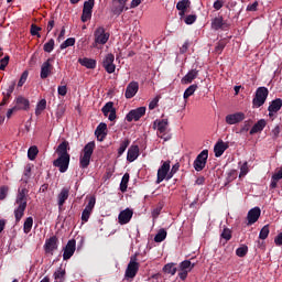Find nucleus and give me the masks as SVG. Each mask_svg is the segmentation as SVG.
I'll list each match as a JSON object with an SVG mask.
<instances>
[{
  "mask_svg": "<svg viewBox=\"0 0 282 282\" xmlns=\"http://www.w3.org/2000/svg\"><path fill=\"white\" fill-rule=\"evenodd\" d=\"M68 147L69 143L67 141H63L56 149L58 158L53 162V165L58 169L59 173H67V169H69V153H67Z\"/></svg>",
  "mask_w": 282,
  "mask_h": 282,
  "instance_id": "nucleus-1",
  "label": "nucleus"
},
{
  "mask_svg": "<svg viewBox=\"0 0 282 282\" xmlns=\"http://www.w3.org/2000/svg\"><path fill=\"white\" fill-rule=\"evenodd\" d=\"M28 188L22 187L18 189V194L15 197V209L14 217L15 221H21L23 215H25V208H28Z\"/></svg>",
  "mask_w": 282,
  "mask_h": 282,
  "instance_id": "nucleus-2",
  "label": "nucleus"
},
{
  "mask_svg": "<svg viewBox=\"0 0 282 282\" xmlns=\"http://www.w3.org/2000/svg\"><path fill=\"white\" fill-rule=\"evenodd\" d=\"M94 149H96L95 142H88L83 150V153L79 159V164L82 169H87L91 162V155H94Z\"/></svg>",
  "mask_w": 282,
  "mask_h": 282,
  "instance_id": "nucleus-3",
  "label": "nucleus"
},
{
  "mask_svg": "<svg viewBox=\"0 0 282 282\" xmlns=\"http://www.w3.org/2000/svg\"><path fill=\"white\" fill-rule=\"evenodd\" d=\"M173 177L171 174V161H164L158 170L156 184H162L164 180L169 182Z\"/></svg>",
  "mask_w": 282,
  "mask_h": 282,
  "instance_id": "nucleus-4",
  "label": "nucleus"
},
{
  "mask_svg": "<svg viewBox=\"0 0 282 282\" xmlns=\"http://www.w3.org/2000/svg\"><path fill=\"white\" fill-rule=\"evenodd\" d=\"M109 36V32H107L104 26L97 28L94 32L95 42L93 44V47H98V45H107Z\"/></svg>",
  "mask_w": 282,
  "mask_h": 282,
  "instance_id": "nucleus-5",
  "label": "nucleus"
},
{
  "mask_svg": "<svg viewBox=\"0 0 282 282\" xmlns=\"http://www.w3.org/2000/svg\"><path fill=\"white\" fill-rule=\"evenodd\" d=\"M270 91L265 87H259L256 90V96L252 100L253 109H259V107H263L265 105V100H268V95Z\"/></svg>",
  "mask_w": 282,
  "mask_h": 282,
  "instance_id": "nucleus-6",
  "label": "nucleus"
},
{
  "mask_svg": "<svg viewBox=\"0 0 282 282\" xmlns=\"http://www.w3.org/2000/svg\"><path fill=\"white\" fill-rule=\"evenodd\" d=\"M138 270H140V263L138 262V254L131 256L130 262L126 269L124 276L126 279H135V274H138Z\"/></svg>",
  "mask_w": 282,
  "mask_h": 282,
  "instance_id": "nucleus-7",
  "label": "nucleus"
},
{
  "mask_svg": "<svg viewBox=\"0 0 282 282\" xmlns=\"http://www.w3.org/2000/svg\"><path fill=\"white\" fill-rule=\"evenodd\" d=\"M206 162H208V150H203L194 161L195 171H204L206 169Z\"/></svg>",
  "mask_w": 282,
  "mask_h": 282,
  "instance_id": "nucleus-8",
  "label": "nucleus"
},
{
  "mask_svg": "<svg viewBox=\"0 0 282 282\" xmlns=\"http://www.w3.org/2000/svg\"><path fill=\"white\" fill-rule=\"evenodd\" d=\"M113 61H116V56L112 53H108L104 56L102 67L107 74H113V72H116V64H113Z\"/></svg>",
  "mask_w": 282,
  "mask_h": 282,
  "instance_id": "nucleus-9",
  "label": "nucleus"
},
{
  "mask_svg": "<svg viewBox=\"0 0 282 282\" xmlns=\"http://www.w3.org/2000/svg\"><path fill=\"white\" fill-rule=\"evenodd\" d=\"M96 206V197L91 196L86 205L85 209L82 213V221L83 224H87L89 218L91 217V213H94V208Z\"/></svg>",
  "mask_w": 282,
  "mask_h": 282,
  "instance_id": "nucleus-10",
  "label": "nucleus"
},
{
  "mask_svg": "<svg viewBox=\"0 0 282 282\" xmlns=\"http://www.w3.org/2000/svg\"><path fill=\"white\" fill-rule=\"evenodd\" d=\"M147 113V107H139L137 109L130 110L129 113L126 116L127 122H138L142 116Z\"/></svg>",
  "mask_w": 282,
  "mask_h": 282,
  "instance_id": "nucleus-11",
  "label": "nucleus"
},
{
  "mask_svg": "<svg viewBox=\"0 0 282 282\" xmlns=\"http://www.w3.org/2000/svg\"><path fill=\"white\" fill-rule=\"evenodd\" d=\"M132 218H133V209L126 208L119 213L118 224H120V226H127V224H129V221H131Z\"/></svg>",
  "mask_w": 282,
  "mask_h": 282,
  "instance_id": "nucleus-12",
  "label": "nucleus"
},
{
  "mask_svg": "<svg viewBox=\"0 0 282 282\" xmlns=\"http://www.w3.org/2000/svg\"><path fill=\"white\" fill-rule=\"evenodd\" d=\"M75 252H76V241L74 239H70L64 247L63 260L68 261V259H72V257H74Z\"/></svg>",
  "mask_w": 282,
  "mask_h": 282,
  "instance_id": "nucleus-13",
  "label": "nucleus"
},
{
  "mask_svg": "<svg viewBox=\"0 0 282 282\" xmlns=\"http://www.w3.org/2000/svg\"><path fill=\"white\" fill-rule=\"evenodd\" d=\"M243 120H246V113L243 112L230 113L225 117L227 124H239V122H243Z\"/></svg>",
  "mask_w": 282,
  "mask_h": 282,
  "instance_id": "nucleus-14",
  "label": "nucleus"
},
{
  "mask_svg": "<svg viewBox=\"0 0 282 282\" xmlns=\"http://www.w3.org/2000/svg\"><path fill=\"white\" fill-rule=\"evenodd\" d=\"M259 217H261V208H251L247 214V225L252 226V224H257L259 221Z\"/></svg>",
  "mask_w": 282,
  "mask_h": 282,
  "instance_id": "nucleus-15",
  "label": "nucleus"
},
{
  "mask_svg": "<svg viewBox=\"0 0 282 282\" xmlns=\"http://www.w3.org/2000/svg\"><path fill=\"white\" fill-rule=\"evenodd\" d=\"M104 116L110 120V122H113L116 120V108H113V102L109 101L107 102L102 109H101Z\"/></svg>",
  "mask_w": 282,
  "mask_h": 282,
  "instance_id": "nucleus-16",
  "label": "nucleus"
},
{
  "mask_svg": "<svg viewBox=\"0 0 282 282\" xmlns=\"http://www.w3.org/2000/svg\"><path fill=\"white\" fill-rule=\"evenodd\" d=\"M57 248H58V238H56L55 236L48 238L45 241L44 250L47 254H52V252H54V250H56Z\"/></svg>",
  "mask_w": 282,
  "mask_h": 282,
  "instance_id": "nucleus-17",
  "label": "nucleus"
},
{
  "mask_svg": "<svg viewBox=\"0 0 282 282\" xmlns=\"http://www.w3.org/2000/svg\"><path fill=\"white\" fill-rule=\"evenodd\" d=\"M14 107L18 111H28V109H30V100L23 96H18Z\"/></svg>",
  "mask_w": 282,
  "mask_h": 282,
  "instance_id": "nucleus-18",
  "label": "nucleus"
},
{
  "mask_svg": "<svg viewBox=\"0 0 282 282\" xmlns=\"http://www.w3.org/2000/svg\"><path fill=\"white\" fill-rule=\"evenodd\" d=\"M128 1L129 0H112L113 2L112 9H111L112 14L120 17V13L124 12Z\"/></svg>",
  "mask_w": 282,
  "mask_h": 282,
  "instance_id": "nucleus-19",
  "label": "nucleus"
},
{
  "mask_svg": "<svg viewBox=\"0 0 282 282\" xmlns=\"http://www.w3.org/2000/svg\"><path fill=\"white\" fill-rule=\"evenodd\" d=\"M52 58H48L47 62H44L41 66V78L45 79L52 74V69H54V66L52 65Z\"/></svg>",
  "mask_w": 282,
  "mask_h": 282,
  "instance_id": "nucleus-20",
  "label": "nucleus"
},
{
  "mask_svg": "<svg viewBox=\"0 0 282 282\" xmlns=\"http://www.w3.org/2000/svg\"><path fill=\"white\" fill-rule=\"evenodd\" d=\"M191 9V0H181L176 4V10H178V15L184 19L186 12Z\"/></svg>",
  "mask_w": 282,
  "mask_h": 282,
  "instance_id": "nucleus-21",
  "label": "nucleus"
},
{
  "mask_svg": "<svg viewBox=\"0 0 282 282\" xmlns=\"http://www.w3.org/2000/svg\"><path fill=\"white\" fill-rule=\"evenodd\" d=\"M140 89V84H138V82H131L127 88H126V93L124 96L128 99H131L135 96V94H138Z\"/></svg>",
  "mask_w": 282,
  "mask_h": 282,
  "instance_id": "nucleus-22",
  "label": "nucleus"
},
{
  "mask_svg": "<svg viewBox=\"0 0 282 282\" xmlns=\"http://www.w3.org/2000/svg\"><path fill=\"white\" fill-rule=\"evenodd\" d=\"M66 199H69V187H63L57 195V206L59 209L65 206Z\"/></svg>",
  "mask_w": 282,
  "mask_h": 282,
  "instance_id": "nucleus-23",
  "label": "nucleus"
},
{
  "mask_svg": "<svg viewBox=\"0 0 282 282\" xmlns=\"http://www.w3.org/2000/svg\"><path fill=\"white\" fill-rule=\"evenodd\" d=\"M199 76V70L197 68H193L188 70V73L181 79L182 85H191L195 78Z\"/></svg>",
  "mask_w": 282,
  "mask_h": 282,
  "instance_id": "nucleus-24",
  "label": "nucleus"
},
{
  "mask_svg": "<svg viewBox=\"0 0 282 282\" xmlns=\"http://www.w3.org/2000/svg\"><path fill=\"white\" fill-rule=\"evenodd\" d=\"M153 129L158 130V133H166L169 129V119L155 120L153 122Z\"/></svg>",
  "mask_w": 282,
  "mask_h": 282,
  "instance_id": "nucleus-25",
  "label": "nucleus"
},
{
  "mask_svg": "<svg viewBox=\"0 0 282 282\" xmlns=\"http://www.w3.org/2000/svg\"><path fill=\"white\" fill-rule=\"evenodd\" d=\"M95 135L97 137V140H99V142H102V140L107 138V123H99L95 131Z\"/></svg>",
  "mask_w": 282,
  "mask_h": 282,
  "instance_id": "nucleus-26",
  "label": "nucleus"
},
{
  "mask_svg": "<svg viewBox=\"0 0 282 282\" xmlns=\"http://www.w3.org/2000/svg\"><path fill=\"white\" fill-rule=\"evenodd\" d=\"M226 149H228V143L224 141H218L214 147V153L215 158H221L224 153L226 152Z\"/></svg>",
  "mask_w": 282,
  "mask_h": 282,
  "instance_id": "nucleus-27",
  "label": "nucleus"
},
{
  "mask_svg": "<svg viewBox=\"0 0 282 282\" xmlns=\"http://www.w3.org/2000/svg\"><path fill=\"white\" fill-rule=\"evenodd\" d=\"M140 155V148L138 145H131L128 149L127 160L128 162H135Z\"/></svg>",
  "mask_w": 282,
  "mask_h": 282,
  "instance_id": "nucleus-28",
  "label": "nucleus"
},
{
  "mask_svg": "<svg viewBox=\"0 0 282 282\" xmlns=\"http://www.w3.org/2000/svg\"><path fill=\"white\" fill-rule=\"evenodd\" d=\"M281 107H282L281 99L273 100L268 108L270 118H272V116H274V113H276L278 111H281Z\"/></svg>",
  "mask_w": 282,
  "mask_h": 282,
  "instance_id": "nucleus-29",
  "label": "nucleus"
},
{
  "mask_svg": "<svg viewBox=\"0 0 282 282\" xmlns=\"http://www.w3.org/2000/svg\"><path fill=\"white\" fill-rule=\"evenodd\" d=\"M79 65L87 69H96V59L84 57L78 59Z\"/></svg>",
  "mask_w": 282,
  "mask_h": 282,
  "instance_id": "nucleus-30",
  "label": "nucleus"
},
{
  "mask_svg": "<svg viewBox=\"0 0 282 282\" xmlns=\"http://www.w3.org/2000/svg\"><path fill=\"white\" fill-rule=\"evenodd\" d=\"M265 129V119H260L250 130V135H254V133H259Z\"/></svg>",
  "mask_w": 282,
  "mask_h": 282,
  "instance_id": "nucleus-31",
  "label": "nucleus"
},
{
  "mask_svg": "<svg viewBox=\"0 0 282 282\" xmlns=\"http://www.w3.org/2000/svg\"><path fill=\"white\" fill-rule=\"evenodd\" d=\"M279 180H282V167L276 170V172L272 175L270 188H276Z\"/></svg>",
  "mask_w": 282,
  "mask_h": 282,
  "instance_id": "nucleus-32",
  "label": "nucleus"
},
{
  "mask_svg": "<svg viewBox=\"0 0 282 282\" xmlns=\"http://www.w3.org/2000/svg\"><path fill=\"white\" fill-rule=\"evenodd\" d=\"M163 272L165 274H171V276H175L177 268L175 267V263H167L163 267Z\"/></svg>",
  "mask_w": 282,
  "mask_h": 282,
  "instance_id": "nucleus-33",
  "label": "nucleus"
},
{
  "mask_svg": "<svg viewBox=\"0 0 282 282\" xmlns=\"http://www.w3.org/2000/svg\"><path fill=\"white\" fill-rule=\"evenodd\" d=\"M65 274H66V271L65 269H63V267H59L53 274L55 281H59V282H63L65 281Z\"/></svg>",
  "mask_w": 282,
  "mask_h": 282,
  "instance_id": "nucleus-34",
  "label": "nucleus"
},
{
  "mask_svg": "<svg viewBox=\"0 0 282 282\" xmlns=\"http://www.w3.org/2000/svg\"><path fill=\"white\" fill-rule=\"evenodd\" d=\"M46 107H47V100L45 99L40 100L35 108V116H41V113L45 111Z\"/></svg>",
  "mask_w": 282,
  "mask_h": 282,
  "instance_id": "nucleus-35",
  "label": "nucleus"
},
{
  "mask_svg": "<svg viewBox=\"0 0 282 282\" xmlns=\"http://www.w3.org/2000/svg\"><path fill=\"white\" fill-rule=\"evenodd\" d=\"M129 180H130L129 173H126L122 176L121 183H120V191H121V193H127V188L129 186Z\"/></svg>",
  "mask_w": 282,
  "mask_h": 282,
  "instance_id": "nucleus-36",
  "label": "nucleus"
},
{
  "mask_svg": "<svg viewBox=\"0 0 282 282\" xmlns=\"http://www.w3.org/2000/svg\"><path fill=\"white\" fill-rule=\"evenodd\" d=\"M130 144L131 141L129 139H124L123 141H121L120 147L118 149V158H120L124 153V151H127Z\"/></svg>",
  "mask_w": 282,
  "mask_h": 282,
  "instance_id": "nucleus-37",
  "label": "nucleus"
},
{
  "mask_svg": "<svg viewBox=\"0 0 282 282\" xmlns=\"http://www.w3.org/2000/svg\"><path fill=\"white\" fill-rule=\"evenodd\" d=\"M197 85H191L188 88H186V90L183 94V98L184 100H187V98H191V96H193V94H195V91H197Z\"/></svg>",
  "mask_w": 282,
  "mask_h": 282,
  "instance_id": "nucleus-38",
  "label": "nucleus"
},
{
  "mask_svg": "<svg viewBox=\"0 0 282 282\" xmlns=\"http://www.w3.org/2000/svg\"><path fill=\"white\" fill-rule=\"evenodd\" d=\"M212 28L213 30H221V28H224V18L221 17L215 18L212 21Z\"/></svg>",
  "mask_w": 282,
  "mask_h": 282,
  "instance_id": "nucleus-39",
  "label": "nucleus"
},
{
  "mask_svg": "<svg viewBox=\"0 0 282 282\" xmlns=\"http://www.w3.org/2000/svg\"><path fill=\"white\" fill-rule=\"evenodd\" d=\"M32 226H34V219L32 217H28L23 225V230L25 235H28L32 230Z\"/></svg>",
  "mask_w": 282,
  "mask_h": 282,
  "instance_id": "nucleus-40",
  "label": "nucleus"
},
{
  "mask_svg": "<svg viewBox=\"0 0 282 282\" xmlns=\"http://www.w3.org/2000/svg\"><path fill=\"white\" fill-rule=\"evenodd\" d=\"M166 239V230L160 229L159 232L154 237L155 243H162Z\"/></svg>",
  "mask_w": 282,
  "mask_h": 282,
  "instance_id": "nucleus-41",
  "label": "nucleus"
},
{
  "mask_svg": "<svg viewBox=\"0 0 282 282\" xmlns=\"http://www.w3.org/2000/svg\"><path fill=\"white\" fill-rule=\"evenodd\" d=\"M193 268H195V264L191 263V260H185L180 264V270H185L187 272H191Z\"/></svg>",
  "mask_w": 282,
  "mask_h": 282,
  "instance_id": "nucleus-42",
  "label": "nucleus"
},
{
  "mask_svg": "<svg viewBox=\"0 0 282 282\" xmlns=\"http://www.w3.org/2000/svg\"><path fill=\"white\" fill-rule=\"evenodd\" d=\"M54 39L48 40V42H46L43 46L44 52H46L47 54H52V52H54Z\"/></svg>",
  "mask_w": 282,
  "mask_h": 282,
  "instance_id": "nucleus-43",
  "label": "nucleus"
},
{
  "mask_svg": "<svg viewBox=\"0 0 282 282\" xmlns=\"http://www.w3.org/2000/svg\"><path fill=\"white\" fill-rule=\"evenodd\" d=\"M73 45H76V39L68 37L65 42L61 44V50H67V47H73Z\"/></svg>",
  "mask_w": 282,
  "mask_h": 282,
  "instance_id": "nucleus-44",
  "label": "nucleus"
},
{
  "mask_svg": "<svg viewBox=\"0 0 282 282\" xmlns=\"http://www.w3.org/2000/svg\"><path fill=\"white\" fill-rule=\"evenodd\" d=\"M270 235V225H265L262 227L259 234V239L265 240V238Z\"/></svg>",
  "mask_w": 282,
  "mask_h": 282,
  "instance_id": "nucleus-45",
  "label": "nucleus"
},
{
  "mask_svg": "<svg viewBox=\"0 0 282 282\" xmlns=\"http://www.w3.org/2000/svg\"><path fill=\"white\" fill-rule=\"evenodd\" d=\"M36 155H39V148L31 147L28 151L29 160H36Z\"/></svg>",
  "mask_w": 282,
  "mask_h": 282,
  "instance_id": "nucleus-46",
  "label": "nucleus"
},
{
  "mask_svg": "<svg viewBox=\"0 0 282 282\" xmlns=\"http://www.w3.org/2000/svg\"><path fill=\"white\" fill-rule=\"evenodd\" d=\"M226 47V40L219 41L215 46L216 54H221L224 52V48Z\"/></svg>",
  "mask_w": 282,
  "mask_h": 282,
  "instance_id": "nucleus-47",
  "label": "nucleus"
},
{
  "mask_svg": "<svg viewBox=\"0 0 282 282\" xmlns=\"http://www.w3.org/2000/svg\"><path fill=\"white\" fill-rule=\"evenodd\" d=\"M221 238L226 241H230L232 239V231L228 228H225L221 232Z\"/></svg>",
  "mask_w": 282,
  "mask_h": 282,
  "instance_id": "nucleus-48",
  "label": "nucleus"
},
{
  "mask_svg": "<svg viewBox=\"0 0 282 282\" xmlns=\"http://www.w3.org/2000/svg\"><path fill=\"white\" fill-rule=\"evenodd\" d=\"M236 254H237V257H246L248 254V246L239 247L236 250Z\"/></svg>",
  "mask_w": 282,
  "mask_h": 282,
  "instance_id": "nucleus-49",
  "label": "nucleus"
},
{
  "mask_svg": "<svg viewBox=\"0 0 282 282\" xmlns=\"http://www.w3.org/2000/svg\"><path fill=\"white\" fill-rule=\"evenodd\" d=\"M250 172V169L248 167V162H245L241 166H240V174L239 177H246L247 173Z\"/></svg>",
  "mask_w": 282,
  "mask_h": 282,
  "instance_id": "nucleus-50",
  "label": "nucleus"
},
{
  "mask_svg": "<svg viewBox=\"0 0 282 282\" xmlns=\"http://www.w3.org/2000/svg\"><path fill=\"white\" fill-rule=\"evenodd\" d=\"M41 28L36 26V24L31 25V35L37 36V39H41Z\"/></svg>",
  "mask_w": 282,
  "mask_h": 282,
  "instance_id": "nucleus-51",
  "label": "nucleus"
},
{
  "mask_svg": "<svg viewBox=\"0 0 282 282\" xmlns=\"http://www.w3.org/2000/svg\"><path fill=\"white\" fill-rule=\"evenodd\" d=\"M29 73L28 70H24L20 77V80L18 82V87H21L22 85H25L28 80Z\"/></svg>",
  "mask_w": 282,
  "mask_h": 282,
  "instance_id": "nucleus-52",
  "label": "nucleus"
},
{
  "mask_svg": "<svg viewBox=\"0 0 282 282\" xmlns=\"http://www.w3.org/2000/svg\"><path fill=\"white\" fill-rule=\"evenodd\" d=\"M94 3L95 0H88L84 3V9L85 11L91 12V10H94Z\"/></svg>",
  "mask_w": 282,
  "mask_h": 282,
  "instance_id": "nucleus-53",
  "label": "nucleus"
},
{
  "mask_svg": "<svg viewBox=\"0 0 282 282\" xmlns=\"http://www.w3.org/2000/svg\"><path fill=\"white\" fill-rule=\"evenodd\" d=\"M195 21H197V15H195V14H189L185 18L186 25H193V23H195Z\"/></svg>",
  "mask_w": 282,
  "mask_h": 282,
  "instance_id": "nucleus-54",
  "label": "nucleus"
},
{
  "mask_svg": "<svg viewBox=\"0 0 282 282\" xmlns=\"http://www.w3.org/2000/svg\"><path fill=\"white\" fill-rule=\"evenodd\" d=\"M8 191H10V189L6 185L0 187V199L1 200L6 199V197H8Z\"/></svg>",
  "mask_w": 282,
  "mask_h": 282,
  "instance_id": "nucleus-55",
  "label": "nucleus"
},
{
  "mask_svg": "<svg viewBox=\"0 0 282 282\" xmlns=\"http://www.w3.org/2000/svg\"><path fill=\"white\" fill-rule=\"evenodd\" d=\"M89 19H91V11H85L83 9V14H82L83 23H87V21H89Z\"/></svg>",
  "mask_w": 282,
  "mask_h": 282,
  "instance_id": "nucleus-56",
  "label": "nucleus"
},
{
  "mask_svg": "<svg viewBox=\"0 0 282 282\" xmlns=\"http://www.w3.org/2000/svg\"><path fill=\"white\" fill-rule=\"evenodd\" d=\"M271 135L274 140L281 135V127L275 126L274 129L271 131Z\"/></svg>",
  "mask_w": 282,
  "mask_h": 282,
  "instance_id": "nucleus-57",
  "label": "nucleus"
},
{
  "mask_svg": "<svg viewBox=\"0 0 282 282\" xmlns=\"http://www.w3.org/2000/svg\"><path fill=\"white\" fill-rule=\"evenodd\" d=\"M8 63H10V57L6 56L0 61V69L3 72L6 67H8Z\"/></svg>",
  "mask_w": 282,
  "mask_h": 282,
  "instance_id": "nucleus-58",
  "label": "nucleus"
},
{
  "mask_svg": "<svg viewBox=\"0 0 282 282\" xmlns=\"http://www.w3.org/2000/svg\"><path fill=\"white\" fill-rule=\"evenodd\" d=\"M57 94L59 96H67V86H58L57 88Z\"/></svg>",
  "mask_w": 282,
  "mask_h": 282,
  "instance_id": "nucleus-59",
  "label": "nucleus"
},
{
  "mask_svg": "<svg viewBox=\"0 0 282 282\" xmlns=\"http://www.w3.org/2000/svg\"><path fill=\"white\" fill-rule=\"evenodd\" d=\"M160 102V98L155 97L153 100L150 101L149 104V109L153 110L155 107H158V104Z\"/></svg>",
  "mask_w": 282,
  "mask_h": 282,
  "instance_id": "nucleus-60",
  "label": "nucleus"
},
{
  "mask_svg": "<svg viewBox=\"0 0 282 282\" xmlns=\"http://www.w3.org/2000/svg\"><path fill=\"white\" fill-rule=\"evenodd\" d=\"M224 0H216L214 2V10H221L224 8Z\"/></svg>",
  "mask_w": 282,
  "mask_h": 282,
  "instance_id": "nucleus-61",
  "label": "nucleus"
},
{
  "mask_svg": "<svg viewBox=\"0 0 282 282\" xmlns=\"http://www.w3.org/2000/svg\"><path fill=\"white\" fill-rule=\"evenodd\" d=\"M162 213V207H156L155 209L152 210V217L153 219H158L160 217V214Z\"/></svg>",
  "mask_w": 282,
  "mask_h": 282,
  "instance_id": "nucleus-62",
  "label": "nucleus"
},
{
  "mask_svg": "<svg viewBox=\"0 0 282 282\" xmlns=\"http://www.w3.org/2000/svg\"><path fill=\"white\" fill-rule=\"evenodd\" d=\"M188 272L189 271H186V270H182L178 272V276L182 281H186V276H188Z\"/></svg>",
  "mask_w": 282,
  "mask_h": 282,
  "instance_id": "nucleus-63",
  "label": "nucleus"
},
{
  "mask_svg": "<svg viewBox=\"0 0 282 282\" xmlns=\"http://www.w3.org/2000/svg\"><path fill=\"white\" fill-rule=\"evenodd\" d=\"M275 246H282V231L274 238Z\"/></svg>",
  "mask_w": 282,
  "mask_h": 282,
  "instance_id": "nucleus-64",
  "label": "nucleus"
}]
</instances>
